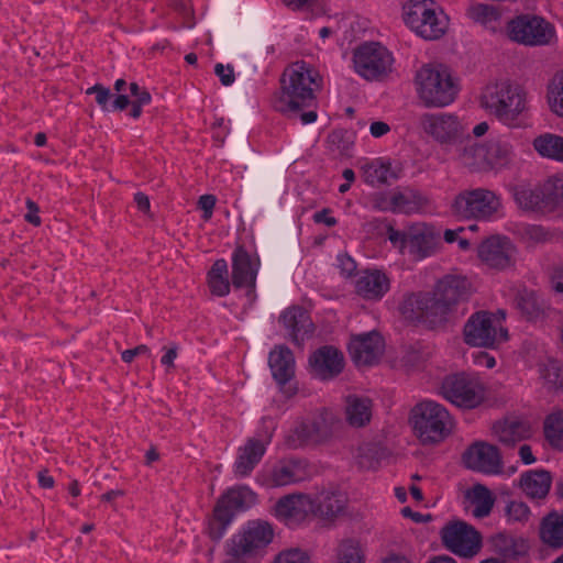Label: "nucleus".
Listing matches in <instances>:
<instances>
[{"label":"nucleus","instance_id":"1","mask_svg":"<svg viewBox=\"0 0 563 563\" xmlns=\"http://www.w3.org/2000/svg\"><path fill=\"white\" fill-rule=\"evenodd\" d=\"M472 291L464 276L446 275L435 286L433 294L407 295L400 305L401 313L410 319L435 324L445 320L454 306Z\"/></svg>","mask_w":563,"mask_h":563},{"label":"nucleus","instance_id":"2","mask_svg":"<svg viewBox=\"0 0 563 563\" xmlns=\"http://www.w3.org/2000/svg\"><path fill=\"white\" fill-rule=\"evenodd\" d=\"M322 86L323 78L313 65L305 60L295 62L282 75L275 108L283 113H296L311 107Z\"/></svg>","mask_w":563,"mask_h":563},{"label":"nucleus","instance_id":"3","mask_svg":"<svg viewBox=\"0 0 563 563\" xmlns=\"http://www.w3.org/2000/svg\"><path fill=\"white\" fill-rule=\"evenodd\" d=\"M415 91L426 108H444L460 91L459 79L442 64H424L415 74Z\"/></svg>","mask_w":563,"mask_h":563},{"label":"nucleus","instance_id":"4","mask_svg":"<svg viewBox=\"0 0 563 563\" xmlns=\"http://www.w3.org/2000/svg\"><path fill=\"white\" fill-rule=\"evenodd\" d=\"M481 106L509 128L520 125V117L528 111V95L508 80L490 82L481 95Z\"/></svg>","mask_w":563,"mask_h":563},{"label":"nucleus","instance_id":"5","mask_svg":"<svg viewBox=\"0 0 563 563\" xmlns=\"http://www.w3.org/2000/svg\"><path fill=\"white\" fill-rule=\"evenodd\" d=\"M405 24L419 37L428 41L442 37L449 26V19L433 0H408L402 5Z\"/></svg>","mask_w":563,"mask_h":563},{"label":"nucleus","instance_id":"6","mask_svg":"<svg viewBox=\"0 0 563 563\" xmlns=\"http://www.w3.org/2000/svg\"><path fill=\"white\" fill-rule=\"evenodd\" d=\"M411 423L417 437L423 443L443 440L453 426L452 417L444 406L434 400H422L411 410Z\"/></svg>","mask_w":563,"mask_h":563},{"label":"nucleus","instance_id":"7","mask_svg":"<svg viewBox=\"0 0 563 563\" xmlns=\"http://www.w3.org/2000/svg\"><path fill=\"white\" fill-rule=\"evenodd\" d=\"M505 319L504 310L473 313L464 325L465 342L472 346L497 347L508 340V331L503 325Z\"/></svg>","mask_w":563,"mask_h":563},{"label":"nucleus","instance_id":"8","mask_svg":"<svg viewBox=\"0 0 563 563\" xmlns=\"http://www.w3.org/2000/svg\"><path fill=\"white\" fill-rule=\"evenodd\" d=\"M353 69L368 81H380L394 70L393 53L377 42H366L353 51Z\"/></svg>","mask_w":563,"mask_h":563},{"label":"nucleus","instance_id":"9","mask_svg":"<svg viewBox=\"0 0 563 563\" xmlns=\"http://www.w3.org/2000/svg\"><path fill=\"white\" fill-rule=\"evenodd\" d=\"M440 395L459 408L474 409L485 400L486 387L477 374L459 373L442 380Z\"/></svg>","mask_w":563,"mask_h":563},{"label":"nucleus","instance_id":"10","mask_svg":"<svg viewBox=\"0 0 563 563\" xmlns=\"http://www.w3.org/2000/svg\"><path fill=\"white\" fill-rule=\"evenodd\" d=\"M257 501L256 494L247 486H235L228 489L218 500L213 519L210 523V534L220 539L224 534L236 512L245 511Z\"/></svg>","mask_w":563,"mask_h":563},{"label":"nucleus","instance_id":"11","mask_svg":"<svg viewBox=\"0 0 563 563\" xmlns=\"http://www.w3.org/2000/svg\"><path fill=\"white\" fill-rule=\"evenodd\" d=\"M507 36L520 45L537 47L545 46L555 38V27L544 18L537 14H519L506 26Z\"/></svg>","mask_w":563,"mask_h":563},{"label":"nucleus","instance_id":"12","mask_svg":"<svg viewBox=\"0 0 563 563\" xmlns=\"http://www.w3.org/2000/svg\"><path fill=\"white\" fill-rule=\"evenodd\" d=\"M274 431L275 421L272 418H263L255 434L239 448L233 466L238 477L249 476L261 462L272 442Z\"/></svg>","mask_w":563,"mask_h":563},{"label":"nucleus","instance_id":"13","mask_svg":"<svg viewBox=\"0 0 563 563\" xmlns=\"http://www.w3.org/2000/svg\"><path fill=\"white\" fill-rule=\"evenodd\" d=\"M388 239L401 253L418 261L430 256L437 246L433 230L423 223L410 225L404 231L390 228Z\"/></svg>","mask_w":563,"mask_h":563},{"label":"nucleus","instance_id":"14","mask_svg":"<svg viewBox=\"0 0 563 563\" xmlns=\"http://www.w3.org/2000/svg\"><path fill=\"white\" fill-rule=\"evenodd\" d=\"M274 539L271 523L262 520L249 521L228 542L227 554L232 558H246L267 547Z\"/></svg>","mask_w":563,"mask_h":563},{"label":"nucleus","instance_id":"15","mask_svg":"<svg viewBox=\"0 0 563 563\" xmlns=\"http://www.w3.org/2000/svg\"><path fill=\"white\" fill-rule=\"evenodd\" d=\"M500 207L499 198L490 190L477 188L459 194L453 203V212L463 219H489Z\"/></svg>","mask_w":563,"mask_h":563},{"label":"nucleus","instance_id":"16","mask_svg":"<svg viewBox=\"0 0 563 563\" xmlns=\"http://www.w3.org/2000/svg\"><path fill=\"white\" fill-rule=\"evenodd\" d=\"M421 131L442 146L456 144L464 134L460 118L450 112H424L419 118Z\"/></svg>","mask_w":563,"mask_h":563},{"label":"nucleus","instance_id":"17","mask_svg":"<svg viewBox=\"0 0 563 563\" xmlns=\"http://www.w3.org/2000/svg\"><path fill=\"white\" fill-rule=\"evenodd\" d=\"M443 545L452 553L462 558L475 556L482 548V536L471 525L456 520L441 529Z\"/></svg>","mask_w":563,"mask_h":563},{"label":"nucleus","instance_id":"18","mask_svg":"<svg viewBox=\"0 0 563 563\" xmlns=\"http://www.w3.org/2000/svg\"><path fill=\"white\" fill-rule=\"evenodd\" d=\"M468 153L478 159L474 165L481 169H501L515 157L514 145L506 136L492 139L486 145H474L467 150Z\"/></svg>","mask_w":563,"mask_h":563},{"label":"nucleus","instance_id":"19","mask_svg":"<svg viewBox=\"0 0 563 563\" xmlns=\"http://www.w3.org/2000/svg\"><path fill=\"white\" fill-rule=\"evenodd\" d=\"M516 246L505 235H492L477 246V256L490 269L505 271L515 265Z\"/></svg>","mask_w":563,"mask_h":563},{"label":"nucleus","instance_id":"20","mask_svg":"<svg viewBox=\"0 0 563 563\" xmlns=\"http://www.w3.org/2000/svg\"><path fill=\"white\" fill-rule=\"evenodd\" d=\"M334 422L335 417L331 411L322 409L316 412L295 427L290 435L292 445L299 446L323 441L330 435Z\"/></svg>","mask_w":563,"mask_h":563},{"label":"nucleus","instance_id":"21","mask_svg":"<svg viewBox=\"0 0 563 563\" xmlns=\"http://www.w3.org/2000/svg\"><path fill=\"white\" fill-rule=\"evenodd\" d=\"M464 465L486 475L503 474V461L498 449L485 442H476L463 453Z\"/></svg>","mask_w":563,"mask_h":563},{"label":"nucleus","instance_id":"22","mask_svg":"<svg viewBox=\"0 0 563 563\" xmlns=\"http://www.w3.org/2000/svg\"><path fill=\"white\" fill-rule=\"evenodd\" d=\"M384 340L376 331L356 334L347 345L349 353L357 366L375 364L384 352Z\"/></svg>","mask_w":563,"mask_h":563},{"label":"nucleus","instance_id":"23","mask_svg":"<svg viewBox=\"0 0 563 563\" xmlns=\"http://www.w3.org/2000/svg\"><path fill=\"white\" fill-rule=\"evenodd\" d=\"M313 498L308 494H290L282 497L275 505L274 515L287 526H295L313 514Z\"/></svg>","mask_w":563,"mask_h":563},{"label":"nucleus","instance_id":"24","mask_svg":"<svg viewBox=\"0 0 563 563\" xmlns=\"http://www.w3.org/2000/svg\"><path fill=\"white\" fill-rule=\"evenodd\" d=\"M232 284L236 288L255 289L256 278L261 266L257 255L250 254L244 246H238L232 253Z\"/></svg>","mask_w":563,"mask_h":563},{"label":"nucleus","instance_id":"25","mask_svg":"<svg viewBox=\"0 0 563 563\" xmlns=\"http://www.w3.org/2000/svg\"><path fill=\"white\" fill-rule=\"evenodd\" d=\"M312 374L322 379H331L339 375L344 367L343 354L332 346H322L309 358Z\"/></svg>","mask_w":563,"mask_h":563},{"label":"nucleus","instance_id":"26","mask_svg":"<svg viewBox=\"0 0 563 563\" xmlns=\"http://www.w3.org/2000/svg\"><path fill=\"white\" fill-rule=\"evenodd\" d=\"M514 198L522 210L543 214L553 212L552 202H550L548 194L545 195L544 184L540 187L518 185L514 188Z\"/></svg>","mask_w":563,"mask_h":563},{"label":"nucleus","instance_id":"27","mask_svg":"<svg viewBox=\"0 0 563 563\" xmlns=\"http://www.w3.org/2000/svg\"><path fill=\"white\" fill-rule=\"evenodd\" d=\"M390 288L388 276L382 271H366L356 280V292L366 300L382 299Z\"/></svg>","mask_w":563,"mask_h":563},{"label":"nucleus","instance_id":"28","mask_svg":"<svg viewBox=\"0 0 563 563\" xmlns=\"http://www.w3.org/2000/svg\"><path fill=\"white\" fill-rule=\"evenodd\" d=\"M306 478L305 465L300 461H286L277 464L268 473L265 485L269 488L284 487Z\"/></svg>","mask_w":563,"mask_h":563},{"label":"nucleus","instance_id":"29","mask_svg":"<svg viewBox=\"0 0 563 563\" xmlns=\"http://www.w3.org/2000/svg\"><path fill=\"white\" fill-rule=\"evenodd\" d=\"M313 498V515L323 518H334L345 509L347 498L346 495L333 487L317 493Z\"/></svg>","mask_w":563,"mask_h":563},{"label":"nucleus","instance_id":"30","mask_svg":"<svg viewBox=\"0 0 563 563\" xmlns=\"http://www.w3.org/2000/svg\"><path fill=\"white\" fill-rule=\"evenodd\" d=\"M361 172L364 181L373 187L396 180L398 173L394 169L389 159L377 157L361 163Z\"/></svg>","mask_w":563,"mask_h":563},{"label":"nucleus","instance_id":"31","mask_svg":"<svg viewBox=\"0 0 563 563\" xmlns=\"http://www.w3.org/2000/svg\"><path fill=\"white\" fill-rule=\"evenodd\" d=\"M552 484L551 474L544 470L527 471L520 476L519 486L532 500L548 496Z\"/></svg>","mask_w":563,"mask_h":563},{"label":"nucleus","instance_id":"32","mask_svg":"<svg viewBox=\"0 0 563 563\" xmlns=\"http://www.w3.org/2000/svg\"><path fill=\"white\" fill-rule=\"evenodd\" d=\"M268 364L274 379L284 385L289 382L295 373V358L292 352L287 346H277L268 357Z\"/></svg>","mask_w":563,"mask_h":563},{"label":"nucleus","instance_id":"33","mask_svg":"<svg viewBox=\"0 0 563 563\" xmlns=\"http://www.w3.org/2000/svg\"><path fill=\"white\" fill-rule=\"evenodd\" d=\"M539 537L549 548H563V511H552L541 520Z\"/></svg>","mask_w":563,"mask_h":563},{"label":"nucleus","instance_id":"34","mask_svg":"<svg viewBox=\"0 0 563 563\" xmlns=\"http://www.w3.org/2000/svg\"><path fill=\"white\" fill-rule=\"evenodd\" d=\"M346 421L354 428L369 423L373 416V402L367 397L350 396L346 398Z\"/></svg>","mask_w":563,"mask_h":563},{"label":"nucleus","instance_id":"35","mask_svg":"<svg viewBox=\"0 0 563 563\" xmlns=\"http://www.w3.org/2000/svg\"><path fill=\"white\" fill-rule=\"evenodd\" d=\"M494 432L501 443L514 445L530 438L532 429L528 422L512 420L495 424Z\"/></svg>","mask_w":563,"mask_h":563},{"label":"nucleus","instance_id":"36","mask_svg":"<svg viewBox=\"0 0 563 563\" xmlns=\"http://www.w3.org/2000/svg\"><path fill=\"white\" fill-rule=\"evenodd\" d=\"M532 146L541 157L563 163V135L542 133L533 139Z\"/></svg>","mask_w":563,"mask_h":563},{"label":"nucleus","instance_id":"37","mask_svg":"<svg viewBox=\"0 0 563 563\" xmlns=\"http://www.w3.org/2000/svg\"><path fill=\"white\" fill-rule=\"evenodd\" d=\"M87 95H93L96 102L103 111H122L126 109L130 99L125 95L112 96L109 88L102 85H95L86 90Z\"/></svg>","mask_w":563,"mask_h":563},{"label":"nucleus","instance_id":"38","mask_svg":"<svg viewBox=\"0 0 563 563\" xmlns=\"http://www.w3.org/2000/svg\"><path fill=\"white\" fill-rule=\"evenodd\" d=\"M467 497L473 505L472 515L482 519L488 517L495 505L493 493L484 485L476 484L467 493Z\"/></svg>","mask_w":563,"mask_h":563},{"label":"nucleus","instance_id":"39","mask_svg":"<svg viewBox=\"0 0 563 563\" xmlns=\"http://www.w3.org/2000/svg\"><path fill=\"white\" fill-rule=\"evenodd\" d=\"M208 287L212 295L224 297L230 292L228 263L224 258L217 260L207 274Z\"/></svg>","mask_w":563,"mask_h":563},{"label":"nucleus","instance_id":"40","mask_svg":"<svg viewBox=\"0 0 563 563\" xmlns=\"http://www.w3.org/2000/svg\"><path fill=\"white\" fill-rule=\"evenodd\" d=\"M545 102L549 111L563 120V70L549 80L545 88Z\"/></svg>","mask_w":563,"mask_h":563},{"label":"nucleus","instance_id":"41","mask_svg":"<svg viewBox=\"0 0 563 563\" xmlns=\"http://www.w3.org/2000/svg\"><path fill=\"white\" fill-rule=\"evenodd\" d=\"M393 199L394 213H416L424 205L422 196L412 189L393 190Z\"/></svg>","mask_w":563,"mask_h":563},{"label":"nucleus","instance_id":"42","mask_svg":"<svg viewBox=\"0 0 563 563\" xmlns=\"http://www.w3.org/2000/svg\"><path fill=\"white\" fill-rule=\"evenodd\" d=\"M539 375L542 384L550 390L563 388V364L548 358L539 364Z\"/></svg>","mask_w":563,"mask_h":563},{"label":"nucleus","instance_id":"43","mask_svg":"<svg viewBox=\"0 0 563 563\" xmlns=\"http://www.w3.org/2000/svg\"><path fill=\"white\" fill-rule=\"evenodd\" d=\"M544 435L551 446L563 450V410H555L545 418Z\"/></svg>","mask_w":563,"mask_h":563},{"label":"nucleus","instance_id":"44","mask_svg":"<svg viewBox=\"0 0 563 563\" xmlns=\"http://www.w3.org/2000/svg\"><path fill=\"white\" fill-rule=\"evenodd\" d=\"M467 15L474 22L479 23L486 27L494 29L499 19V12L493 5L485 3H476L467 9Z\"/></svg>","mask_w":563,"mask_h":563},{"label":"nucleus","instance_id":"45","mask_svg":"<svg viewBox=\"0 0 563 563\" xmlns=\"http://www.w3.org/2000/svg\"><path fill=\"white\" fill-rule=\"evenodd\" d=\"M520 238L528 246H536L552 241L555 232L542 225L528 224L521 228Z\"/></svg>","mask_w":563,"mask_h":563},{"label":"nucleus","instance_id":"46","mask_svg":"<svg viewBox=\"0 0 563 563\" xmlns=\"http://www.w3.org/2000/svg\"><path fill=\"white\" fill-rule=\"evenodd\" d=\"M130 95L133 98L129 104H131L130 115L133 119H139L142 114L143 107L147 106L152 101L151 93L136 82H131L129 86Z\"/></svg>","mask_w":563,"mask_h":563},{"label":"nucleus","instance_id":"47","mask_svg":"<svg viewBox=\"0 0 563 563\" xmlns=\"http://www.w3.org/2000/svg\"><path fill=\"white\" fill-rule=\"evenodd\" d=\"M516 305L528 319H534L541 312V303L533 291L526 289L520 291L517 296Z\"/></svg>","mask_w":563,"mask_h":563},{"label":"nucleus","instance_id":"48","mask_svg":"<svg viewBox=\"0 0 563 563\" xmlns=\"http://www.w3.org/2000/svg\"><path fill=\"white\" fill-rule=\"evenodd\" d=\"M545 195L552 202V209L555 211L563 203V172L552 175L544 183Z\"/></svg>","mask_w":563,"mask_h":563},{"label":"nucleus","instance_id":"49","mask_svg":"<svg viewBox=\"0 0 563 563\" xmlns=\"http://www.w3.org/2000/svg\"><path fill=\"white\" fill-rule=\"evenodd\" d=\"M492 542L495 550L504 556L516 558L520 554L518 550L519 540L507 533L496 534ZM520 542L522 543V540H520Z\"/></svg>","mask_w":563,"mask_h":563},{"label":"nucleus","instance_id":"50","mask_svg":"<svg viewBox=\"0 0 563 563\" xmlns=\"http://www.w3.org/2000/svg\"><path fill=\"white\" fill-rule=\"evenodd\" d=\"M338 563H364L360 544L353 540L343 541L338 550Z\"/></svg>","mask_w":563,"mask_h":563},{"label":"nucleus","instance_id":"51","mask_svg":"<svg viewBox=\"0 0 563 563\" xmlns=\"http://www.w3.org/2000/svg\"><path fill=\"white\" fill-rule=\"evenodd\" d=\"M530 508L522 501L511 500L506 506V517L508 522L525 523L529 520Z\"/></svg>","mask_w":563,"mask_h":563},{"label":"nucleus","instance_id":"52","mask_svg":"<svg viewBox=\"0 0 563 563\" xmlns=\"http://www.w3.org/2000/svg\"><path fill=\"white\" fill-rule=\"evenodd\" d=\"M272 563H311L308 553L299 548H290L280 551Z\"/></svg>","mask_w":563,"mask_h":563},{"label":"nucleus","instance_id":"53","mask_svg":"<svg viewBox=\"0 0 563 563\" xmlns=\"http://www.w3.org/2000/svg\"><path fill=\"white\" fill-rule=\"evenodd\" d=\"M357 464L363 468H374L378 460L376 457V450L371 444L361 445L355 454Z\"/></svg>","mask_w":563,"mask_h":563},{"label":"nucleus","instance_id":"54","mask_svg":"<svg viewBox=\"0 0 563 563\" xmlns=\"http://www.w3.org/2000/svg\"><path fill=\"white\" fill-rule=\"evenodd\" d=\"M303 317V312L299 308H289L285 310L280 316V322L286 329L291 331L294 334L299 332L298 323L299 319Z\"/></svg>","mask_w":563,"mask_h":563},{"label":"nucleus","instance_id":"55","mask_svg":"<svg viewBox=\"0 0 563 563\" xmlns=\"http://www.w3.org/2000/svg\"><path fill=\"white\" fill-rule=\"evenodd\" d=\"M373 209L383 212H394L393 190L377 192L371 198Z\"/></svg>","mask_w":563,"mask_h":563},{"label":"nucleus","instance_id":"56","mask_svg":"<svg viewBox=\"0 0 563 563\" xmlns=\"http://www.w3.org/2000/svg\"><path fill=\"white\" fill-rule=\"evenodd\" d=\"M214 73L220 78L221 84L224 86H230L235 80L233 67L230 65L224 66L219 63L214 67Z\"/></svg>","mask_w":563,"mask_h":563},{"label":"nucleus","instance_id":"57","mask_svg":"<svg viewBox=\"0 0 563 563\" xmlns=\"http://www.w3.org/2000/svg\"><path fill=\"white\" fill-rule=\"evenodd\" d=\"M199 208L202 210V218L208 221L211 219L213 213V208L216 206V198L212 195H203L199 198L198 201Z\"/></svg>","mask_w":563,"mask_h":563},{"label":"nucleus","instance_id":"58","mask_svg":"<svg viewBox=\"0 0 563 563\" xmlns=\"http://www.w3.org/2000/svg\"><path fill=\"white\" fill-rule=\"evenodd\" d=\"M150 350L146 345L141 344L134 349L124 350L121 358L125 363H131L137 355L148 354Z\"/></svg>","mask_w":563,"mask_h":563},{"label":"nucleus","instance_id":"59","mask_svg":"<svg viewBox=\"0 0 563 563\" xmlns=\"http://www.w3.org/2000/svg\"><path fill=\"white\" fill-rule=\"evenodd\" d=\"M26 208H27V213L25 214V220L34 225H40L41 218L38 216L37 205L33 200L27 199Z\"/></svg>","mask_w":563,"mask_h":563},{"label":"nucleus","instance_id":"60","mask_svg":"<svg viewBox=\"0 0 563 563\" xmlns=\"http://www.w3.org/2000/svg\"><path fill=\"white\" fill-rule=\"evenodd\" d=\"M164 355L161 358V363L167 369L174 367V362L178 355V350L176 345H172L170 347H164Z\"/></svg>","mask_w":563,"mask_h":563},{"label":"nucleus","instance_id":"61","mask_svg":"<svg viewBox=\"0 0 563 563\" xmlns=\"http://www.w3.org/2000/svg\"><path fill=\"white\" fill-rule=\"evenodd\" d=\"M474 363L485 368H493L496 365V360L486 352H478L474 355Z\"/></svg>","mask_w":563,"mask_h":563},{"label":"nucleus","instance_id":"62","mask_svg":"<svg viewBox=\"0 0 563 563\" xmlns=\"http://www.w3.org/2000/svg\"><path fill=\"white\" fill-rule=\"evenodd\" d=\"M313 220L317 223H323L327 227H333L336 224V219L330 214L328 209H323L313 214Z\"/></svg>","mask_w":563,"mask_h":563},{"label":"nucleus","instance_id":"63","mask_svg":"<svg viewBox=\"0 0 563 563\" xmlns=\"http://www.w3.org/2000/svg\"><path fill=\"white\" fill-rule=\"evenodd\" d=\"M390 131V126L383 121H375L369 125L371 135L374 137H382Z\"/></svg>","mask_w":563,"mask_h":563},{"label":"nucleus","instance_id":"64","mask_svg":"<svg viewBox=\"0 0 563 563\" xmlns=\"http://www.w3.org/2000/svg\"><path fill=\"white\" fill-rule=\"evenodd\" d=\"M552 287L563 298V267L555 269L552 276Z\"/></svg>","mask_w":563,"mask_h":563}]
</instances>
